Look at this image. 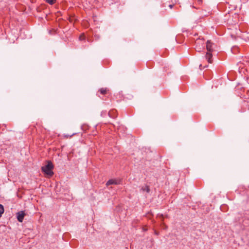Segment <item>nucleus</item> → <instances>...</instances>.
<instances>
[{
    "label": "nucleus",
    "instance_id": "f257e3e1",
    "mask_svg": "<svg viewBox=\"0 0 249 249\" xmlns=\"http://www.w3.org/2000/svg\"><path fill=\"white\" fill-rule=\"evenodd\" d=\"M206 49L208 52L205 55V58L207 60V61L209 63H212L213 62V55L212 53L213 52V43L211 42L210 40H208L207 41Z\"/></svg>",
    "mask_w": 249,
    "mask_h": 249
},
{
    "label": "nucleus",
    "instance_id": "f03ea898",
    "mask_svg": "<svg viewBox=\"0 0 249 249\" xmlns=\"http://www.w3.org/2000/svg\"><path fill=\"white\" fill-rule=\"evenodd\" d=\"M53 167V166L52 163L50 161H49L47 165L42 167V170L47 175L50 177H52L53 174V173L52 171Z\"/></svg>",
    "mask_w": 249,
    "mask_h": 249
},
{
    "label": "nucleus",
    "instance_id": "7ed1b4c3",
    "mask_svg": "<svg viewBox=\"0 0 249 249\" xmlns=\"http://www.w3.org/2000/svg\"><path fill=\"white\" fill-rule=\"evenodd\" d=\"M17 218L19 222H22L25 216V213L23 211H20L17 213Z\"/></svg>",
    "mask_w": 249,
    "mask_h": 249
},
{
    "label": "nucleus",
    "instance_id": "20e7f679",
    "mask_svg": "<svg viewBox=\"0 0 249 249\" xmlns=\"http://www.w3.org/2000/svg\"><path fill=\"white\" fill-rule=\"evenodd\" d=\"M119 183H120V182L118 180L115 179H111L108 180L107 182L106 185L107 186H108L110 185H112V184L117 185V184H119Z\"/></svg>",
    "mask_w": 249,
    "mask_h": 249
},
{
    "label": "nucleus",
    "instance_id": "39448f33",
    "mask_svg": "<svg viewBox=\"0 0 249 249\" xmlns=\"http://www.w3.org/2000/svg\"><path fill=\"white\" fill-rule=\"evenodd\" d=\"M108 115L110 117L115 118L117 116V112L116 109L110 110L108 112Z\"/></svg>",
    "mask_w": 249,
    "mask_h": 249
},
{
    "label": "nucleus",
    "instance_id": "423d86ee",
    "mask_svg": "<svg viewBox=\"0 0 249 249\" xmlns=\"http://www.w3.org/2000/svg\"><path fill=\"white\" fill-rule=\"evenodd\" d=\"M107 91L108 90L107 88H101L99 90V92L103 95L107 94Z\"/></svg>",
    "mask_w": 249,
    "mask_h": 249
},
{
    "label": "nucleus",
    "instance_id": "0eeeda50",
    "mask_svg": "<svg viewBox=\"0 0 249 249\" xmlns=\"http://www.w3.org/2000/svg\"><path fill=\"white\" fill-rule=\"evenodd\" d=\"M142 190L143 191H146L147 193H149L150 191L149 187L148 186L142 187Z\"/></svg>",
    "mask_w": 249,
    "mask_h": 249
},
{
    "label": "nucleus",
    "instance_id": "6e6552de",
    "mask_svg": "<svg viewBox=\"0 0 249 249\" xmlns=\"http://www.w3.org/2000/svg\"><path fill=\"white\" fill-rule=\"evenodd\" d=\"M4 210L3 206L0 204V217L1 216L2 214L4 213Z\"/></svg>",
    "mask_w": 249,
    "mask_h": 249
},
{
    "label": "nucleus",
    "instance_id": "1a4fd4ad",
    "mask_svg": "<svg viewBox=\"0 0 249 249\" xmlns=\"http://www.w3.org/2000/svg\"><path fill=\"white\" fill-rule=\"evenodd\" d=\"M46 1L47 3L52 5L56 2V0H46Z\"/></svg>",
    "mask_w": 249,
    "mask_h": 249
},
{
    "label": "nucleus",
    "instance_id": "9d476101",
    "mask_svg": "<svg viewBox=\"0 0 249 249\" xmlns=\"http://www.w3.org/2000/svg\"><path fill=\"white\" fill-rule=\"evenodd\" d=\"M79 39L81 40L85 39V36L84 34H82L81 35H80V36H79Z\"/></svg>",
    "mask_w": 249,
    "mask_h": 249
},
{
    "label": "nucleus",
    "instance_id": "9b49d317",
    "mask_svg": "<svg viewBox=\"0 0 249 249\" xmlns=\"http://www.w3.org/2000/svg\"><path fill=\"white\" fill-rule=\"evenodd\" d=\"M161 227L162 229H167V226L164 224L163 223L162 225H161Z\"/></svg>",
    "mask_w": 249,
    "mask_h": 249
},
{
    "label": "nucleus",
    "instance_id": "f8f14e48",
    "mask_svg": "<svg viewBox=\"0 0 249 249\" xmlns=\"http://www.w3.org/2000/svg\"><path fill=\"white\" fill-rule=\"evenodd\" d=\"M199 67H200V69H202V68L204 69V68L207 67V66H204L202 67V65L200 64L199 66Z\"/></svg>",
    "mask_w": 249,
    "mask_h": 249
},
{
    "label": "nucleus",
    "instance_id": "ddd939ff",
    "mask_svg": "<svg viewBox=\"0 0 249 249\" xmlns=\"http://www.w3.org/2000/svg\"><path fill=\"white\" fill-rule=\"evenodd\" d=\"M155 234L156 235H159V233L158 231H155Z\"/></svg>",
    "mask_w": 249,
    "mask_h": 249
},
{
    "label": "nucleus",
    "instance_id": "4468645a",
    "mask_svg": "<svg viewBox=\"0 0 249 249\" xmlns=\"http://www.w3.org/2000/svg\"><path fill=\"white\" fill-rule=\"evenodd\" d=\"M200 41V40H197L196 41V44H198V43H199V42Z\"/></svg>",
    "mask_w": 249,
    "mask_h": 249
},
{
    "label": "nucleus",
    "instance_id": "2eb2a0df",
    "mask_svg": "<svg viewBox=\"0 0 249 249\" xmlns=\"http://www.w3.org/2000/svg\"><path fill=\"white\" fill-rule=\"evenodd\" d=\"M173 7V5H172V4L169 5V7L170 8H172Z\"/></svg>",
    "mask_w": 249,
    "mask_h": 249
},
{
    "label": "nucleus",
    "instance_id": "dca6fc26",
    "mask_svg": "<svg viewBox=\"0 0 249 249\" xmlns=\"http://www.w3.org/2000/svg\"><path fill=\"white\" fill-rule=\"evenodd\" d=\"M200 49H201L200 48V49H199V50H198V52H200Z\"/></svg>",
    "mask_w": 249,
    "mask_h": 249
}]
</instances>
